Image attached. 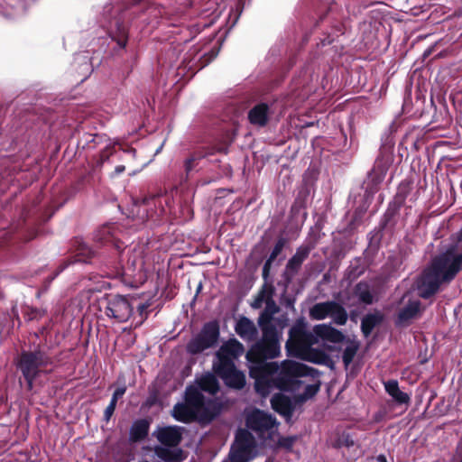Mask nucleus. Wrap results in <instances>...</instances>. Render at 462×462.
Masks as SVG:
<instances>
[{
	"label": "nucleus",
	"instance_id": "nucleus-48",
	"mask_svg": "<svg viewBox=\"0 0 462 462\" xmlns=\"http://www.w3.org/2000/svg\"><path fill=\"white\" fill-rule=\"evenodd\" d=\"M457 242H462V227L456 234Z\"/></svg>",
	"mask_w": 462,
	"mask_h": 462
},
{
	"label": "nucleus",
	"instance_id": "nucleus-18",
	"mask_svg": "<svg viewBox=\"0 0 462 462\" xmlns=\"http://www.w3.org/2000/svg\"><path fill=\"white\" fill-rule=\"evenodd\" d=\"M274 288L270 289L269 297L266 299V304L263 310L260 313L257 323L261 328L275 326L272 323L274 319V315L280 311L279 306L273 300Z\"/></svg>",
	"mask_w": 462,
	"mask_h": 462
},
{
	"label": "nucleus",
	"instance_id": "nucleus-53",
	"mask_svg": "<svg viewBox=\"0 0 462 462\" xmlns=\"http://www.w3.org/2000/svg\"><path fill=\"white\" fill-rule=\"evenodd\" d=\"M201 288H202V285H201V283H200V284L198 286L197 293H199V292L200 291Z\"/></svg>",
	"mask_w": 462,
	"mask_h": 462
},
{
	"label": "nucleus",
	"instance_id": "nucleus-29",
	"mask_svg": "<svg viewBox=\"0 0 462 462\" xmlns=\"http://www.w3.org/2000/svg\"><path fill=\"white\" fill-rule=\"evenodd\" d=\"M302 263L296 261L294 258L291 257L286 263L284 272H283V279L287 283H291L294 279L295 275L299 273Z\"/></svg>",
	"mask_w": 462,
	"mask_h": 462
},
{
	"label": "nucleus",
	"instance_id": "nucleus-12",
	"mask_svg": "<svg viewBox=\"0 0 462 462\" xmlns=\"http://www.w3.org/2000/svg\"><path fill=\"white\" fill-rule=\"evenodd\" d=\"M213 368L227 387L236 390L245 387V374L236 369L235 363L226 361L223 365H213Z\"/></svg>",
	"mask_w": 462,
	"mask_h": 462
},
{
	"label": "nucleus",
	"instance_id": "nucleus-10",
	"mask_svg": "<svg viewBox=\"0 0 462 462\" xmlns=\"http://www.w3.org/2000/svg\"><path fill=\"white\" fill-rule=\"evenodd\" d=\"M219 338V327L216 321L206 323L200 332L193 337L187 345V351L197 355L217 346Z\"/></svg>",
	"mask_w": 462,
	"mask_h": 462
},
{
	"label": "nucleus",
	"instance_id": "nucleus-36",
	"mask_svg": "<svg viewBox=\"0 0 462 462\" xmlns=\"http://www.w3.org/2000/svg\"><path fill=\"white\" fill-rule=\"evenodd\" d=\"M243 9H244V4H243V1L242 0H239L238 3L236 4V9H232L230 14H229V16L231 17L232 15L235 16L234 18V21L232 23V26H234L239 16L241 15L242 12H243Z\"/></svg>",
	"mask_w": 462,
	"mask_h": 462
},
{
	"label": "nucleus",
	"instance_id": "nucleus-55",
	"mask_svg": "<svg viewBox=\"0 0 462 462\" xmlns=\"http://www.w3.org/2000/svg\"><path fill=\"white\" fill-rule=\"evenodd\" d=\"M162 145L157 149L156 152H159L162 150Z\"/></svg>",
	"mask_w": 462,
	"mask_h": 462
},
{
	"label": "nucleus",
	"instance_id": "nucleus-21",
	"mask_svg": "<svg viewBox=\"0 0 462 462\" xmlns=\"http://www.w3.org/2000/svg\"><path fill=\"white\" fill-rule=\"evenodd\" d=\"M154 453L162 462H181L184 459L182 449L177 446H157Z\"/></svg>",
	"mask_w": 462,
	"mask_h": 462
},
{
	"label": "nucleus",
	"instance_id": "nucleus-45",
	"mask_svg": "<svg viewBox=\"0 0 462 462\" xmlns=\"http://www.w3.org/2000/svg\"><path fill=\"white\" fill-rule=\"evenodd\" d=\"M274 260H270V257L267 258V260L265 261L263 268L264 269V271H270V268H271V265H272V263L273 262Z\"/></svg>",
	"mask_w": 462,
	"mask_h": 462
},
{
	"label": "nucleus",
	"instance_id": "nucleus-6",
	"mask_svg": "<svg viewBox=\"0 0 462 462\" xmlns=\"http://www.w3.org/2000/svg\"><path fill=\"white\" fill-rule=\"evenodd\" d=\"M316 344H318V340H316L314 331L308 330L304 319H299L289 330L285 347L289 355L300 356Z\"/></svg>",
	"mask_w": 462,
	"mask_h": 462
},
{
	"label": "nucleus",
	"instance_id": "nucleus-57",
	"mask_svg": "<svg viewBox=\"0 0 462 462\" xmlns=\"http://www.w3.org/2000/svg\"><path fill=\"white\" fill-rule=\"evenodd\" d=\"M332 9H333V6L331 5V6L329 7V13H330V12H332Z\"/></svg>",
	"mask_w": 462,
	"mask_h": 462
},
{
	"label": "nucleus",
	"instance_id": "nucleus-13",
	"mask_svg": "<svg viewBox=\"0 0 462 462\" xmlns=\"http://www.w3.org/2000/svg\"><path fill=\"white\" fill-rule=\"evenodd\" d=\"M303 391L304 386H302L299 392L293 393L294 400L289 396H286L282 393L273 394L271 399L273 409L280 415L283 416L287 420H289L293 414L295 402H300L297 399V395L299 393H302Z\"/></svg>",
	"mask_w": 462,
	"mask_h": 462
},
{
	"label": "nucleus",
	"instance_id": "nucleus-7",
	"mask_svg": "<svg viewBox=\"0 0 462 462\" xmlns=\"http://www.w3.org/2000/svg\"><path fill=\"white\" fill-rule=\"evenodd\" d=\"M100 304L105 315L118 323L128 321L134 314L133 299L126 295H106Z\"/></svg>",
	"mask_w": 462,
	"mask_h": 462
},
{
	"label": "nucleus",
	"instance_id": "nucleus-11",
	"mask_svg": "<svg viewBox=\"0 0 462 462\" xmlns=\"http://www.w3.org/2000/svg\"><path fill=\"white\" fill-rule=\"evenodd\" d=\"M245 425L248 430L256 434L259 439L270 438L277 428L276 419L271 414L254 409L245 417Z\"/></svg>",
	"mask_w": 462,
	"mask_h": 462
},
{
	"label": "nucleus",
	"instance_id": "nucleus-1",
	"mask_svg": "<svg viewBox=\"0 0 462 462\" xmlns=\"http://www.w3.org/2000/svg\"><path fill=\"white\" fill-rule=\"evenodd\" d=\"M312 369L308 365L284 360L281 365L276 362L255 360L249 366V375L254 379L255 392L266 397L274 389L296 393L304 386L302 393L297 395L299 402H306L317 394L319 385L307 383L306 377Z\"/></svg>",
	"mask_w": 462,
	"mask_h": 462
},
{
	"label": "nucleus",
	"instance_id": "nucleus-35",
	"mask_svg": "<svg viewBox=\"0 0 462 462\" xmlns=\"http://www.w3.org/2000/svg\"><path fill=\"white\" fill-rule=\"evenodd\" d=\"M286 245V239L283 237H280L277 242L275 243L269 257L270 260H275L277 256L282 253L284 246Z\"/></svg>",
	"mask_w": 462,
	"mask_h": 462
},
{
	"label": "nucleus",
	"instance_id": "nucleus-4",
	"mask_svg": "<svg viewBox=\"0 0 462 462\" xmlns=\"http://www.w3.org/2000/svg\"><path fill=\"white\" fill-rule=\"evenodd\" d=\"M52 364L53 360L49 353L39 346L32 351L22 352L17 367L27 383L28 390H32L34 380L41 374L47 372V367Z\"/></svg>",
	"mask_w": 462,
	"mask_h": 462
},
{
	"label": "nucleus",
	"instance_id": "nucleus-40",
	"mask_svg": "<svg viewBox=\"0 0 462 462\" xmlns=\"http://www.w3.org/2000/svg\"><path fill=\"white\" fill-rule=\"evenodd\" d=\"M273 320L275 321L277 327H279L281 329H283L288 325L289 322V319L286 314H282L280 317L274 319Z\"/></svg>",
	"mask_w": 462,
	"mask_h": 462
},
{
	"label": "nucleus",
	"instance_id": "nucleus-41",
	"mask_svg": "<svg viewBox=\"0 0 462 462\" xmlns=\"http://www.w3.org/2000/svg\"><path fill=\"white\" fill-rule=\"evenodd\" d=\"M116 405H112V403L109 402L108 406L106 408V410L104 411V420L106 421H109V420L111 419V417L116 410Z\"/></svg>",
	"mask_w": 462,
	"mask_h": 462
},
{
	"label": "nucleus",
	"instance_id": "nucleus-46",
	"mask_svg": "<svg viewBox=\"0 0 462 462\" xmlns=\"http://www.w3.org/2000/svg\"><path fill=\"white\" fill-rule=\"evenodd\" d=\"M354 445V440L347 435L345 439V446L350 448Z\"/></svg>",
	"mask_w": 462,
	"mask_h": 462
},
{
	"label": "nucleus",
	"instance_id": "nucleus-37",
	"mask_svg": "<svg viewBox=\"0 0 462 462\" xmlns=\"http://www.w3.org/2000/svg\"><path fill=\"white\" fill-rule=\"evenodd\" d=\"M150 307L149 302H144L137 306V312L140 317L139 323L142 324L148 316L147 309Z\"/></svg>",
	"mask_w": 462,
	"mask_h": 462
},
{
	"label": "nucleus",
	"instance_id": "nucleus-30",
	"mask_svg": "<svg viewBox=\"0 0 462 462\" xmlns=\"http://www.w3.org/2000/svg\"><path fill=\"white\" fill-rule=\"evenodd\" d=\"M358 344L356 341H348L342 353V361L347 367L354 360L358 350Z\"/></svg>",
	"mask_w": 462,
	"mask_h": 462
},
{
	"label": "nucleus",
	"instance_id": "nucleus-24",
	"mask_svg": "<svg viewBox=\"0 0 462 462\" xmlns=\"http://www.w3.org/2000/svg\"><path fill=\"white\" fill-rule=\"evenodd\" d=\"M385 392L393 398L398 404H408L411 397L407 393L401 391L397 380H389L383 382Z\"/></svg>",
	"mask_w": 462,
	"mask_h": 462
},
{
	"label": "nucleus",
	"instance_id": "nucleus-2",
	"mask_svg": "<svg viewBox=\"0 0 462 462\" xmlns=\"http://www.w3.org/2000/svg\"><path fill=\"white\" fill-rule=\"evenodd\" d=\"M462 271V250L457 245H449L444 252L435 256L424 270L419 283V296L430 299L436 294L442 283L452 282Z\"/></svg>",
	"mask_w": 462,
	"mask_h": 462
},
{
	"label": "nucleus",
	"instance_id": "nucleus-22",
	"mask_svg": "<svg viewBox=\"0 0 462 462\" xmlns=\"http://www.w3.org/2000/svg\"><path fill=\"white\" fill-rule=\"evenodd\" d=\"M196 387L200 393L202 392L208 393L210 395H214L218 392L219 383L217 378L210 373L202 374L200 377L196 379Z\"/></svg>",
	"mask_w": 462,
	"mask_h": 462
},
{
	"label": "nucleus",
	"instance_id": "nucleus-25",
	"mask_svg": "<svg viewBox=\"0 0 462 462\" xmlns=\"http://www.w3.org/2000/svg\"><path fill=\"white\" fill-rule=\"evenodd\" d=\"M383 320V315L375 310L365 315L361 320V330L365 337H369L374 328Z\"/></svg>",
	"mask_w": 462,
	"mask_h": 462
},
{
	"label": "nucleus",
	"instance_id": "nucleus-16",
	"mask_svg": "<svg viewBox=\"0 0 462 462\" xmlns=\"http://www.w3.org/2000/svg\"><path fill=\"white\" fill-rule=\"evenodd\" d=\"M236 335L246 343H254L258 336V329L249 318L241 316L235 324Z\"/></svg>",
	"mask_w": 462,
	"mask_h": 462
},
{
	"label": "nucleus",
	"instance_id": "nucleus-56",
	"mask_svg": "<svg viewBox=\"0 0 462 462\" xmlns=\"http://www.w3.org/2000/svg\"><path fill=\"white\" fill-rule=\"evenodd\" d=\"M219 8H220V6H218L217 9H215V10L213 11V13L217 12Z\"/></svg>",
	"mask_w": 462,
	"mask_h": 462
},
{
	"label": "nucleus",
	"instance_id": "nucleus-15",
	"mask_svg": "<svg viewBox=\"0 0 462 462\" xmlns=\"http://www.w3.org/2000/svg\"><path fill=\"white\" fill-rule=\"evenodd\" d=\"M420 312V301L408 299L403 306L400 307L394 323L397 327L408 326Z\"/></svg>",
	"mask_w": 462,
	"mask_h": 462
},
{
	"label": "nucleus",
	"instance_id": "nucleus-43",
	"mask_svg": "<svg viewBox=\"0 0 462 462\" xmlns=\"http://www.w3.org/2000/svg\"><path fill=\"white\" fill-rule=\"evenodd\" d=\"M67 265L68 264H62L59 267L56 273L47 280L48 285L67 267Z\"/></svg>",
	"mask_w": 462,
	"mask_h": 462
},
{
	"label": "nucleus",
	"instance_id": "nucleus-8",
	"mask_svg": "<svg viewBox=\"0 0 462 462\" xmlns=\"http://www.w3.org/2000/svg\"><path fill=\"white\" fill-rule=\"evenodd\" d=\"M255 440L253 434L245 429H239L231 446L228 459L223 462H249L253 458Z\"/></svg>",
	"mask_w": 462,
	"mask_h": 462
},
{
	"label": "nucleus",
	"instance_id": "nucleus-51",
	"mask_svg": "<svg viewBox=\"0 0 462 462\" xmlns=\"http://www.w3.org/2000/svg\"><path fill=\"white\" fill-rule=\"evenodd\" d=\"M326 41H327V43L329 44V43H331L334 41V38L328 36Z\"/></svg>",
	"mask_w": 462,
	"mask_h": 462
},
{
	"label": "nucleus",
	"instance_id": "nucleus-52",
	"mask_svg": "<svg viewBox=\"0 0 462 462\" xmlns=\"http://www.w3.org/2000/svg\"><path fill=\"white\" fill-rule=\"evenodd\" d=\"M292 306H293V301L288 300L287 307H292Z\"/></svg>",
	"mask_w": 462,
	"mask_h": 462
},
{
	"label": "nucleus",
	"instance_id": "nucleus-47",
	"mask_svg": "<svg viewBox=\"0 0 462 462\" xmlns=\"http://www.w3.org/2000/svg\"><path fill=\"white\" fill-rule=\"evenodd\" d=\"M376 461L377 462H387V458H386V456L383 455V454H380L376 457Z\"/></svg>",
	"mask_w": 462,
	"mask_h": 462
},
{
	"label": "nucleus",
	"instance_id": "nucleus-39",
	"mask_svg": "<svg viewBox=\"0 0 462 462\" xmlns=\"http://www.w3.org/2000/svg\"><path fill=\"white\" fill-rule=\"evenodd\" d=\"M125 392H126L125 385L116 388L112 395L111 400H110V402L112 403V405H116L118 399L121 398L125 393Z\"/></svg>",
	"mask_w": 462,
	"mask_h": 462
},
{
	"label": "nucleus",
	"instance_id": "nucleus-32",
	"mask_svg": "<svg viewBox=\"0 0 462 462\" xmlns=\"http://www.w3.org/2000/svg\"><path fill=\"white\" fill-rule=\"evenodd\" d=\"M115 228L114 225H106L96 233L95 238L102 243H107L114 236Z\"/></svg>",
	"mask_w": 462,
	"mask_h": 462
},
{
	"label": "nucleus",
	"instance_id": "nucleus-14",
	"mask_svg": "<svg viewBox=\"0 0 462 462\" xmlns=\"http://www.w3.org/2000/svg\"><path fill=\"white\" fill-rule=\"evenodd\" d=\"M244 350L243 344L237 339H229L217 351V361L213 365H223L226 361L235 363L234 360L239 357L244 353Z\"/></svg>",
	"mask_w": 462,
	"mask_h": 462
},
{
	"label": "nucleus",
	"instance_id": "nucleus-33",
	"mask_svg": "<svg viewBox=\"0 0 462 462\" xmlns=\"http://www.w3.org/2000/svg\"><path fill=\"white\" fill-rule=\"evenodd\" d=\"M204 157H205L204 153L195 152L189 158H188L184 163L186 173L189 174L194 169L195 162H197Z\"/></svg>",
	"mask_w": 462,
	"mask_h": 462
},
{
	"label": "nucleus",
	"instance_id": "nucleus-23",
	"mask_svg": "<svg viewBox=\"0 0 462 462\" xmlns=\"http://www.w3.org/2000/svg\"><path fill=\"white\" fill-rule=\"evenodd\" d=\"M388 166L386 163L382 162L380 160L375 162V165L368 177L367 189L370 187V192H374L377 186L383 181Z\"/></svg>",
	"mask_w": 462,
	"mask_h": 462
},
{
	"label": "nucleus",
	"instance_id": "nucleus-42",
	"mask_svg": "<svg viewBox=\"0 0 462 462\" xmlns=\"http://www.w3.org/2000/svg\"><path fill=\"white\" fill-rule=\"evenodd\" d=\"M143 204L146 206H151L152 204L157 206L158 204V196H152L151 198L143 199Z\"/></svg>",
	"mask_w": 462,
	"mask_h": 462
},
{
	"label": "nucleus",
	"instance_id": "nucleus-28",
	"mask_svg": "<svg viewBox=\"0 0 462 462\" xmlns=\"http://www.w3.org/2000/svg\"><path fill=\"white\" fill-rule=\"evenodd\" d=\"M143 261L141 257L136 256L135 254L133 256H129L127 260V263L125 266H122L118 271L117 274L122 276L132 277L135 275L136 271H139L143 268Z\"/></svg>",
	"mask_w": 462,
	"mask_h": 462
},
{
	"label": "nucleus",
	"instance_id": "nucleus-54",
	"mask_svg": "<svg viewBox=\"0 0 462 462\" xmlns=\"http://www.w3.org/2000/svg\"><path fill=\"white\" fill-rule=\"evenodd\" d=\"M408 296H409V294H408V293L404 294V295H403V297H402V301H403V300H404Z\"/></svg>",
	"mask_w": 462,
	"mask_h": 462
},
{
	"label": "nucleus",
	"instance_id": "nucleus-20",
	"mask_svg": "<svg viewBox=\"0 0 462 462\" xmlns=\"http://www.w3.org/2000/svg\"><path fill=\"white\" fill-rule=\"evenodd\" d=\"M270 116V107L265 103H260L252 107L248 113L250 124L263 127L267 125Z\"/></svg>",
	"mask_w": 462,
	"mask_h": 462
},
{
	"label": "nucleus",
	"instance_id": "nucleus-27",
	"mask_svg": "<svg viewBox=\"0 0 462 462\" xmlns=\"http://www.w3.org/2000/svg\"><path fill=\"white\" fill-rule=\"evenodd\" d=\"M354 295L360 303L371 305L374 302V294L367 282H358L355 286Z\"/></svg>",
	"mask_w": 462,
	"mask_h": 462
},
{
	"label": "nucleus",
	"instance_id": "nucleus-9",
	"mask_svg": "<svg viewBox=\"0 0 462 462\" xmlns=\"http://www.w3.org/2000/svg\"><path fill=\"white\" fill-rule=\"evenodd\" d=\"M313 320H323L330 318L338 326H344L348 319L347 311L344 306L336 300H327L315 303L309 311Z\"/></svg>",
	"mask_w": 462,
	"mask_h": 462
},
{
	"label": "nucleus",
	"instance_id": "nucleus-31",
	"mask_svg": "<svg viewBox=\"0 0 462 462\" xmlns=\"http://www.w3.org/2000/svg\"><path fill=\"white\" fill-rule=\"evenodd\" d=\"M272 288H274L272 284L268 285L267 283H264L254 301L251 303V307L254 310H258L262 308L263 302L266 304V299H268L269 291Z\"/></svg>",
	"mask_w": 462,
	"mask_h": 462
},
{
	"label": "nucleus",
	"instance_id": "nucleus-17",
	"mask_svg": "<svg viewBox=\"0 0 462 462\" xmlns=\"http://www.w3.org/2000/svg\"><path fill=\"white\" fill-rule=\"evenodd\" d=\"M183 428L180 426H167L156 431V438L161 446H179L182 439Z\"/></svg>",
	"mask_w": 462,
	"mask_h": 462
},
{
	"label": "nucleus",
	"instance_id": "nucleus-49",
	"mask_svg": "<svg viewBox=\"0 0 462 462\" xmlns=\"http://www.w3.org/2000/svg\"><path fill=\"white\" fill-rule=\"evenodd\" d=\"M84 59L86 60V61H85V67H86V68H85V71H86V72H90V70H91V69H90V65H89V64H88V57H84Z\"/></svg>",
	"mask_w": 462,
	"mask_h": 462
},
{
	"label": "nucleus",
	"instance_id": "nucleus-5",
	"mask_svg": "<svg viewBox=\"0 0 462 462\" xmlns=\"http://www.w3.org/2000/svg\"><path fill=\"white\" fill-rule=\"evenodd\" d=\"M262 337L251 346L246 354L249 362L255 360H263L267 362L269 359H274L281 354V337L280 332L276 326H270L261 328Z\"/></svg>",
	"mask_w": 462,
	"mask_h": 462
},
{
	"label": "nucleus",
	"instance_id": "nucleus-19",
	"mask_svg": "<svg viewBox=\"0 0 462 462\" xmlns=\"http://www.w3.org/2000/svg\"><path fill=\"white\" fill-rule=\"evenodd\" d=\"M313 331L318 341L319 338H321L332 343H340L345 339V336L341 331L328 324H318L314 326Z\"/></svg>",
	"mask_w": 462,
	"mask_h": 462
},
{
	"label": "nucleus",
	"instance_id": "nucleus-26",
	"mask_svg": "<svg viewBox=\"0 0 462 462\" xmlns=\"http://www.w3.org/2000/svg\"><path fill=\"white\" fill-rule=\"evenodd\" d=\"M150 424L147 420L141 419L133 422L129 430L131 441L137 442L145 439L149 432Z\"/></svg>",
	"mask_w": 462,
	"mask_h": 462
},
{
	"label": "nucleus",
	"instance_id": "nucleus-44",
	"mask_svg": "<svg viewBox=\"0 0 462 462\" xmlns=\"http://www.w3.org/2000/svg\"><path fill=\"white\" fill-rule=\"evenodd\" d=\"M125 170V167L124 165H117L116 168H115V171H114V173H113V177L114 176H117L121 173H123Z\"/></svg>",
	"mask_w": 462,
	"mask_h": 462
},
{
	"label": "nucleus",
	"instance_id": "nucleus-34",
	"mask_svg": "<svg viewBox=\"0 0 462 462\" xmlns=\"http://www.w3.org/2000/svg\"><path fill=\"white\" fill-rule=\"evenodd\" d=\"M310 253V248L308 246H300L296 249L295 254L291 256L296 261L303 263V262L308 258Z\"/></svg>",
	"mask_w": 462,
	"mask_h": 462
},
{
	"label": "nucleus",
	"instance_id": "nucleus-3",
	"mask_svg": "<svg viewBox=\"0 0 462 462\" xmlns=\"http://www.w3.org/2000/svg\"><path fill=\"white\" fill-rule=\"evenodd\" d=\"M219 411L218 403L213 398H206L192 386H187L184 402H178L171 411L172 417L180 422H210Z\"/></svg>",
	"mask_w": 462,
	"mask_h": 462
},
{
	"label": "nucleus",
	"instance_id": "nucleus-50",
	"mask_svg": "<svg viewBox=\"0 0 462 462\" xmlns=\"http://www.w3.org/2000/svg\"><path fill=\"white\" fill-rule=\"evenodd\" d=\"M269 272L270 271H264V269L263 268V278L266 281L269 277Z\"/></svg>",
	"mask_w": 462,
	"mask_h": 462
},
{
	"label": "nucleus",
	"instance_id": "nucleus-38",
	"mask_svg": "<svg viewBox=\"0 0 462 462\" xmlns=\"http://www.w3.org/2000/svg\"><path fill=\"white\" fill-rule=\"evenodd\" d=\"M296 439V436L283 437L279 439V444L281 447L286 449H291Z\"/></svg>",
	"mask_w": 462,
	"mask_h": 462
}]
</instances>
